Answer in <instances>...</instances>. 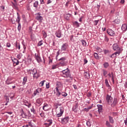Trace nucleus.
I'll return each instance as SVG.
<instances>
[{
	"instance_id": "obj_1",
	"label": "nucleus",
	"mask_w": 127,
	"mask_h": 127,
	"mask_svg": "<svg viewBox=\"0 0 127 127\" xmlns=\"http://www.w3.org/2000/svg\"><path fill=\"white\" fill-rule=\"evenodd\" d=\"M61 75L62 77L67 78H69L70 80H73V77L71 75V72H70V70L67 69H64L61 71Z\"/></svg>"
},
{
	"instance_id": "obj_2",
	"label": "nucleus",
	"mask_w": 127,
	"mask_h": 127,
	"mask_svg": "<svg viewBox=\"0 0 127 127\" xmlns=\"http://www.w3.org/2000/svg\"><path fill=\"white\" fill-rule=\"evenodd\" d=\"M62 89H63V84L60 82L57 83V87L55 89L56 92H57V96L59 97L61 95V92H62Z\"/></svg>"
},
{
	"instance_id": "obj_3",
	"label": "nucleus",
	"mask_w": 127,
	"mask_h": 127,
	"mask_svg": "<svg viewBox=\"0 0 127 127\" xmlns=\"http://www.w3.org/2000/svg\"><path fill=\"white\" fill-rule=\"evenodd\" d=\"M28 72L30 73V74H32L33 79H38V78L40 77L39 71H38L36 68L29 69Z\"/></svg>"
},
{
	"instance_id": "obj_4",
	"label": "nucleus",
	"mask_w": 127,
	"mask_h": 127,
	"mask_svg": "<svg viewBox=\"0 0 127 127\" xmlns=\"http://www.w3.org/2000/svg\"><path fill=\"white\" fill-rule=\"evenodd\" d=\"M56 112L57 118H60L63 115V113H64V108L63 107H57Z\"/></svg>"
},
{
	"instance_id": "obj_5",
	"label": "nucleus",
	"mask_w": 127,
	"mask_h": 127,
	"mask_svg": "<svg viewBox=\"0 0 127 127\" xmlns=\"http://www.w3.org/2000/svg\"><path fill=\"white\" fill-rule=\"evenodd\" d=\"M106 101L109 105H111L112 103H113V97H112L111 95L107 94L106 96Z\"/></svg>"
},
{
	"instance_id": "obj_6",
	"label": "nucleus",
	"mask_w": 127,
	"mask_h": 127,
	"mask_svg": "<svg viewBox=\"0 0 127 127\" xmlns=\"http://www.w3.org/2000/svg\"><path fill=\"white\" fill-rule=\"evenodd\" d=\"M68 123H69V117H66L62 119V124L63 125H66V124H68Z\"/></svg>"
},
{
	"instance_id": "obj_7",
	"label": "nucleus",
	"mask_w": 127,
	"mask_h": 127,
	"mask_svg": "<svg viewBox=\"0 0 127 127\" xmlns=\"http://www.w3.org/2000/svg\"><path fill=\"white\" fill-rule=\"evenodd\" d=\"M113 48L114 51H122V50H121V48L119 47L118 44H114L113 45Z\"/></svg>"
},
{
	"instance_id": "obj_8",
	"label": "nucleus",
	"mask_w": 127,
	"mask_h": 127,
	"mask_svg": "<svg viewBox=\"0 0 127 127\" xmlns=\"http://www.w3.org/2000/svg\"><path fill=\"white\" fill-rule=\"evenodd\" d=\"M107 33L110 36H115V35H116V33L115 32V31L111 29L107 30Z\"/></svg>"
},
{
	"instance_id": "obj_9",
	"label": "nucleus",
	"mask_w": 127,
	"mask_h": 127,
	"mask_svg": "<svg viewBox=\"0 0 127 127\" xmlns=\"http://www.w3.org/2000/svg\"><path fill=\"white\" fill-rule=\"evenodd\" d=\"M68 49V44L64 43L63 44L61 47V51H66Z\"/></svg>"
},
{
	"instance_id": "obj_10",
	"label": "nucleus",
	"mask_w": 127,
	"mask_h": 127,
	"mask_svg": "<svg viewBox=\"0 0 127 127\" xmlns=\"http://www.w3.org/2000/svg\"><path fill=\"white\" fill-rule=\"evenodd\" d=\"M35 57L38 63H40V62H41L42 61L41 58L40 57V55L38 54V53H36L35 54Z\"/></svg>"
},
{
	"instance_id": "obj_11",
	"label": "nucleus",
	"mask_w": 127,
	"mask_h": 127,
	"mask_svg": "<svg viewBox=\"0 0 127 127\" xmlns=\"http://www.w3.org/2000/svg\"><path fill=\"white\" fill-rule=\"evenodd\" d=\"M59 61H61L60 62V65H62L63 66H64V65H65V60H66V58H65V57H63V58H61L60 59H59Z\"/></svg>"
},
{
	"instance_id": "obj_12",
	"label": "nucleus",
	"mask_w": 127,
	"mask_h": 127,
	"mask_svg": "<svg viewBox=\"0 0 127 127\" xmlns=\"http://www.w3.org/2000/svg\"><path fill=\"white\" fill-rule=\"evenodd\" d=\"M52 124H53V121L52 120H50L47 121V122L44 124V125L46 127H50V126H51V125H52Z\"/></svg>"
},
{
	"instance_id": "obj_13",
	"label": "nucleus",
	"mask_w": 127,
	"mask_h": 127,
	"mask_svg": "<svg viewBox=\"0 0 127 127\" xmlns=\"http://www.w3.org/2000/svg\"><path fill=\"white\" fill-rule=\"evenodd\" d=\"M121 53H122V51H118L115 52V53L113 54L111 56V58H114V57H117V56L120 55V54H121Z\"/></svg>"
},
{
	"instance_id": "obj_14",
	"label": "nucleus",
	"mask_w": 127,
	"mask_h": 127,
	"mask_svg": "<svg viewBox=\"0 0 127 127\" xmlns=\"http://www.w3.org/2000/svg\"><path fill=\"white\" fill-rule=\"evenodd\" d=\"M36 19L37 20H38V21H39V22H41V21H42V20H43V17H42L40 14L38 13Z\"/></svg>"
},
{
	"instance_id": "obj_15",
	"label": "nucleus",
	"mask_w": 127,
	"mask_h": 127,
	"mask_svg": "<svg viewBox=\"0 0 127 127\" xmlns=\"http://www.w3.org/2000/svg\"><path fill=\"white\" fill-rule=\"evenodd\" d=\"M43 110L44 111H49V105L47 103H45L43 107Z\"/></svg>"
},
{
	"instance_id": "obj_16",
	"label": "nucleus",
	"mask_w": 127,
	"mask_h": 127,
	"mask_svg": "<svg viewBox=\"0 0 127 127\" xmlns=\"http://www.w3.org/2000/svg\"><path fill=\"white\" fill-rule=\"evenodd\" d=\"M117 104H118V99L115 98L114 99L113 103L112 104L111 103V106L112 107H115V106H116Z\"/></svg>"
},
{
	"instance_id": "obj_17",
	"label": "nucleus",
	"mask_w": 127,
	"mask_h": 127,
	"mask_svg": "<svg viewBox=\"0 0 127 127\" xmlns=\"http://www.w3.org/2000/svg\"><path fill=\"white\" fill-rule=\"evenodd\" d=\"M98 110L99 114L101 113V112H102V110H103V105H97Z\"/></svg>"
},
{
	"instance_id": "obj_18",
	"label": "nucleus",
	"mask_w": 127,
	"mask_h": 127,
	"mask_svg": "<svg viewBox=\"0 0 127 127\" xmlns=\"http://www.w3.org/2000/svg\"><path fill=\"white\" fill-rule=\"evenodd\" d=\"M12 79L10 77H9L7 78V79L6 80V83L7 85H9L10 84H12V82H11Z\"/></svg>"
},
{
	"instance_id": "obj_19",
	"label": "nucleus",
	"mask_w": 127,
	"mask_h": 127,
	"mask_svg": "<svg viewBox=\"0 0 127 127\" xmlns=\"http://www.w3.org/2000/svg\"><path fill=\"white\" fill-rule=\"evenodd\" d=\"M122 29L123 31H126V30H127V24H124L122 25Z\"/></svg>"
},
{
	"instance_id": "obj_20",
	"label": "nucleus",
	"mask_w": 127,
	"mask_h": 127,
	"mask_svg": "<svg viewBox=\"0 0 127 127\" xmlns=\"http://www.w3.org/2000/svg\"><path fill=\"white\" fill-rule=\"evenodd\" d=\"M24 104L25 106H26L27 107H28L29 108H30V107L31 106V104H30V103H29L26 100L24 101Z\"/></svg>"
},
{
	"instance_id": "obj_21",
	"label": "nucleus",
	"mask_w": 127,
	"mask_h": 127,
	"mask_svg": "<svg viewBox=\"0 0 127 127\" xmlns=\"http://www.w3.org/2000/svg\"><path fill=\"white\" fill-rule=\"evenodd\" d=\"M21 117H23V119H26V117H27V114H26L25 112H24L23 111H22L21 114Z\"/></svg>"
},
{
	"instance_id": "obj_22",
	"label": "nucleus",
	"mask_w": 127,
	"mask_h": 127,
	"mask_svg": "<svg viewBox=\"0 0 127 127\" xmlns=\"http://www.w3.org/2000/svg\"><path fill=\"white\" fill-rule=\"evenodd\" d=\"M108 76L110 78H112L113 83H115V80H114V74L113 73V72H112L111 74V73L108 74Z\"/></svg>"
},
{
	"instance_id": "obj_23",
	"label": "nucleus",
	"mask_w": 127,
	"mask_h": 127,
	"mask_svg": "<svg viewBox=\"0 0 127 127\" xmlns=\"http://www.w3.org/2000/svg\"><path fill=\"white\" fill-rule=\"evenodd\" d=\"M56 35L57 37H58L59 38H60L61 37V31H58L56 33Z\"/></svg>"
},
{
	"instance_id": "obj_24",
	"label": "nucleus",
	"mask_w": 127,
	"mask_h": 127,
	"mask_svg": "<svg viewBox=\"0 0 127 127\" xmlns=\"http://www.w3.org/2000/svg\"><path fill=\"white\" fill-rule=\"evenodd\" d=\"M13 63H14V64H15L16 65H18V64H19V62L18 61V60L16 59H14L13 60Z\"/></svg>"
},
{
	"instance_id": "obj_25",
	"label": "nucleus",
	"mask_w": 127,
	"mask_h": 127,
	"mask_svg": "<svg viewBox=\"0 0 127 127\" xmlns=\"http://www.w3.org/2000/svg\"><path fill=\"white\" fill-rule=\"evenodd\" d=\"M18 16L16 20V22H17L18 24L20 23H19V21H20V16H19V15H18V13H17Z\"/></svg>"
},
{
	"instance_id": "obj_26",
	"label": "nucleus",
	"mask_w": 127,
	"mask_h": 127,
	"mask_svg": "<svg viewBox=\"0 0 127 127\" xmlns=\"http://www.w3.org/2000/svg\"><path fill=\"white\" fill-rule=\"evenodd\" d=\"M27 81V77H24L23 79V82H22L23 85H25Z\"/></svg>"
},
{
	"instance_id": "obj_27",
	"label": "nucleus",
	"mask_w": 127,
	"mask_h": 127,
	"mask_svg": "<svg viewBox=\"0 0 127 127\" xmlns=\"http://www.w3.org/2000/svg\"><path fill=\"white\" fill-rule=\"evenodd\" d=\"M84 75L86 78H90V73L89 72H85Z\"/></svg>"
},
{
	"instance_id": "obj_28",
	"label": "nucleus",
	"mask_w": 127,
	"mask_h": 127,
	"mask_svg": "<svg viewBox=\"0 0 127 127\" xmlns=\"http://www.w3.org/2000/svg\"><path fill=\"white\" fill-rule=\"evenodd\" d=\"M36 102L39 105H40V104H41V103H42V99L39 98V99H37Z\"/></svg>"
},
{
	"instance_id": "obj_29",
	"label": "nucleus",
	"mask_w": 127,
	"mask_h": 127,
	"mask_svg": "<svg viewBox=\"0 0 127 127\" xmlns=\"http://www.w3.org/2000/svg\"><path fill=\"white\" fill-rule=\"evenodd\" d=\"M42 32L44 36V38H46L47 37V34H46V32H45L44 31H42Z\"/></svg>"
},
{
	"instance_id": "obj_30",
	"label": "nucleus",
	"mask_w": 127,
	"mask_h": 127,
	"mask_svg": "<svg viewBox=\"0 0 127 127\" xmlns=\"http://www.w3.org/2000/svg\"><path fill=\"white\" fill-rule=\"evenodd\" d=\"M34 7H37L38 6V1H36L33 4Z\"/></svg>"
},
{
	"instance_id": "obj_31",
	"label": "nucleus",
	"mask_w": 127,
	"mask_h": 127,
	"mask_svg": "<svg viewBox=\"0 0 127 127\" xmlns=\"http://www.w3.org/2000/svg\"><path fill=\"white\" fill-rule=\"evenodd\" d=\"M73 25H75L77 27H79V23H78V22H77V21L73 22Z\"/></svg>"
},
{
	"instance_id": "obj_32",
	"label": "nucleus",
	"mask_w": 127,
	"mask_h": 127,
	"mask_svg": "<svg viewBox=\"0 0 127 127\" xmlns=\"http://www.w3.org/2000/svg\"><path fill=\"white\" fill-rule=\"evenodd\" d=\"M106 125L108 127H113V126L110 124V122H109V121H106Z\"/></svg>"
},
{
	"instance_id": "obj_33",
	"label": "nucleus",
	"mask_w": 127,
	"mask_h": 127,
	"mask_svg": "<svg viewBox=\"0 0 127 127\" xmlns=\"http://www.w3.org/2000/svg\"><path fill=\"white\" fill-rule=\"evenodd\" d=\"M106 125L108 127H113V126L110 124V122H109V121H106Z\"/></svg>"
},
{
	"instance_id": "obj_34",
	"label": "nucleus",
	"mask_w": 127,
	"mask_h": 127,
	"mask_svg": "<svg viewBox=\"0 0 127 127\" xmlns=\"http://www.w3.org/2000/svg\"><path fill=\"white\" fill-rule=\"evenodd\" d=\"M109 121L111 124H114V120L113 119V118L111 116H109Z\"/></svg>"
},
{
	"instance_id": "obj_35",
	"label": "nucleus",
	"mask_w": 127,
	"mask_h": 127,
	"mask_svg": "<svg viewBox=\"0 0 127 127\" xmlns=\"http://www.w3.org/2000/svg\"><path fill=\"white\" fill-rule=\"evenodd\" d=\"M81 43H82V45H83V46H86L87 45V43H86V41L82 40L81 41Z\"/></svg>"
},
{
	"instance_id": "obj_36",
	"label": "nucleus",
	"mask_w": 127,
	"mask_h": 127,
	"mask_svg": "<svg viewBox=\"0 0 127 127\" xmlns=\"http://www.w3.org/2000/svg\"><path fill=\"white\" fill-rule=\"evenodd\" d=\"M99 20H95L93 22H94V25H95V26H97V25H98V23H99Z\"/></svg>"
},
{
	"instance_id": "obj_37",
	"label": "nucleus",
	"mask_w": 127,
	"mask_h": 127,
	"mask_svg": "<svg viewBox=\"0 0 127 127\" xmlns=\"http://www.w3.org/2000/svg\"><path fill=\"white\" fill-rule=\"evenodd\" d=\"M103 65H104V68H108V67H109L108 63H105Z\"/></svg>"
},
{
	"instance_id": "obj_38",
	"label": "nucleus",
	"mask_w": 127,
	"mask_h": 127,
	"mask_svg": "<svg viewBox=\"0 0 127 127\" xmlns=\"http://www.w3.org/2000/svg\"><path fill=\"white\" fill-rule=\"evenodd\" d=\"M21 57H22V54H19L17 56V58H18L19 60L21 59Z\"/></svg>"
},
{
	"instance_id": "obj_39",
	"label": "nucleus",
	"mask_w": 127,
	"mask_h": 127,
	"mask_svg": "<svg viewBox=\"0 0 127 127\" xmlns=\"http://www.w3.org/2000/svg\"><path fill=\"white\" fill-rule=\"evenodd\" d=\"M57 67H58V64L53 65L52 69H56L57 68Z\"/></svg>"
},
{
	"instance_id": "obj_40",
	"label": "nucleus",
	"mask_w": 127,
	"mask_h": 127,
	"mask_svg": "<svg viewBox=\"0 0 127 127\" xmlns=\"http://www.w3.org/2000/svg\"><path fill=\"white\" fill-rule=\"evenodd\" d=\"M44 82H45V80H43L39 84L40 87H42V86L44 85Z\"/></svg>"
},
{
	"instance_id": "obj_41",
	"label": "nucleus",
	"mask_w": 127,
	"mask_h": 127,
	"mask_svg": "<svg viewBox=\"0 0 127 127\" xmlns=\"http://www.w3.org/2000/svg\"><path fill=\"white\" fill-rule=\"evenodd\" d=\"M55 107H56V108H57V107H58V106H61V103H56L54 104Z\"/></svg>"
},
{
	"instance_id": "obj_42",
	"label": "nucleus",
	"mask_w": 127,
	"mask_h": 127,
	"mask_svg": "<svg viewBox=\"0 0 127 127\" xmlns=\"http://www.w3.org/2000/svg\"><path fill=\"white\" fill-rule=\"evenodd\" d=\"M105 84L107 87H110V84H109V81H108V79H105Z\"/></svg>"
},
{
	"instance_id": "obj_43",
	"label": "nucleus",
	"mask_w": 127,
	"mask_h": 127,
	"mask_svg": "<svg viewBox=\"0 0 127 127\" xmlns=\"http://www.w3.org/2000/svg\"><path fill=\"white\" fill-rule=\"evenodd\" d=\"M18 31H20V29H21V25H20V23L18 24Z\"/></svg>"
},
{
	"instance_id": "obj_44",
	"label": "nucleus",
	"mask_w": 127,
	"mask_h": 127,
	"mask_svg": "<svg viewBox=\"0 0 127 127\" xmlns=\"http://www.w3.org/2000/svg\"><path fill=\"white\" fill-rule=\"evenodd\" d=\"M94 57L96 59H99V55L97 53H94Z\"/></svg>"
},
{
	"instance_id": "obj_45",
	"label": "nucleus",
	"mask_w": 127,
	"mask_h": 127,
	"mask_svg": "<svg viewBox=\"0 0 127 127\" xmlns=\"http://www.w3.org/2000/svg\"><path fill=\"white\" fill-rule=\"evenodd\" d=\"M34 96H36V95H39V93L37 91V90H36L35 91H34V93H33Z\"/></svg>"
},
{
	"instance_id": "obj_46",
	"label": "nucleus",
	"mask_w": 127,
	"mask_h": 127,
	"mask_svg": "<svg viewBox=\"0 0 127 127\" xmlns=\"http://www.w3.org/2000/svg\"><path fill=\"white\" fill-rule=\"evenodd\" d=\"M77 108H78V105L76 104L75 106H74L72 108V110L73 111H75V110H76V109H77Z\"/></svg>"
},
{
	"instance_id": "obj_47",
	"label": "nucleus",
	"mask_w": 127,
	"mask_h": 127,
	"mask_svg": "<svg viewBox=\"0 0 127 127\" xmlns=\"http://www.w3.org/2000/svg\"><path fill=\"white\" fill-rule=\"evenodd\" d=\"M43 44V43H42V41H39L38 43V46H41Z\"/></svg>"
},
{
	"instance_id": "obj_48",
	"label": "nucleus",
	"mask_w": 127,
	"mask_h": 127,
	"mask_svg": "<svg viewBox=\"0 0 127 127\" xmlns=\"http://www.w3.org/2000/svg\"><path fill=\"white\" fill-rule=\"evenodd\" d=\"M87 97H91L92 96V93L91 92H88L86 93Z\"/></svg>"
},
{
	"instance_id": "obj_49",
	"label": "nucleus",
	"mask_w": 127,
	"mask_h": 127,
	"mask_svg": "<svg viewBox=\"0 0 127 127\" xmlns=\"http://www.w3.org/2000/svg\"><path fill=\"white\" fill-rule=\"evenodd\" d=\"M62 95L63 97H66L67 94L65 92H62Z\"/></svg>"
},
{
	"instance_id": "obj_50",
	"label": "nucleus",
	"mask_w": 127,
	"mask_h": 127,
	"mask_svg": "<svg viewBox=\"0 0 127 127\" xmlns=\"http://www.w3.org/2000/svg\"><path fill=\"white\" fill-rule=\"evenodd\" d=\"M108 74V71H106L105 70H103V74L104 76H106Z\"/></svg>"
},
{
	"instance_id": "obj_51",
	"label": "nucleus",
	"mask_w": 127,
	"mask_h": 127,
	"mask_svg": "<svg viewBox=\"0 0 127 127\" xmlns=\"http://www.w3.org/2000/svg\"><path fill=\"white\" fill-rule=\"evenodd\" d=\"M86 125L87 126V127H91V123H90V122L88 121L87 123H86Z\"/></svg>"
},
{
	"instance_id": "obj_52",
	"label": "nucleus",
	"mask_w": 127,
	"mask_h": 127,
	"mask_svg": "<svg viewBox=\"0 0 127 127\" xmlns=\"http://www.w3.org/2000/svg\"><path fill=\"white\" fill-rule=\"evenodd\" d=\"M40 1L41 4H44V3H45V2H44V0H40Z\"/></svg>"
},
{
	"instance_id": "obj_53",
	"label": "nucleus",
	"mask_w": 127,
	"mask_h": 127,
	"mask_svg": "<svg viewBox=\"0 0 127 127\" xmlns=\"http://www.w3.org/2000/svg\"><path fill=\"white\" fill-rule=\"evenodd\" d=\"M36 90L38 92V93H39V94L40 93H41V88H38L36 89Z\"/></svg>"
},
{
	"instance_id": "obj_54",
	"label": "nucleus",
	"mask_w": 127,
	"mask_h": 127,
	"mask_svg": "<svg viewBox=\"0 0 127 127\" xmlns=\"http://www.w3.org/2000/svg\"><path fill=\"white\" fill-rule=\"evenodd\" d=\"M92 108H93V107L92 106H90L88 108V109H85L86 112H88L89 111V110H91V109H92Z\"/></svg>"
},
{
	"instance_id": "obj_55",
	"label": "nucleus",
	"mask_w": 127,
	"mask_h": 127,
	"mask_svg": "<svg viewBox=\"0 0 127 127\" xmlns=\"http://www.w3.org/2000/svg\"><path fill=\"white\" fill-rule=\"evenodd\" d=\"M105 40L106 41V42H108L109 41V38L107 36H105Z\"/></svg>"
},
{
	"instance_id": "obj_56",
	"label": "nucleus",
	"mask_w": 127,
	"mask_h": 127,
	"mask_svg": "<svg viewBox=\"0 0 127 127\" xmlns=\"http://www.w3.org/2000/svg\"><path fill=\"white\" fill-rule=\"evenodd\" d=\"M6 46H7V47H10V46H11L10 43H6Z\"/></svg>"
},
{
	"instance_id": "obj_57",
	"label": "nucleus",
	"mask_w": 127,
	"mask_h": 127,
	"mask_svg": "<svg viewBox=\"0 0 127 127\" xmlns=\"http://www.w3.org/2000/svg\"><path fill=\"white\" fill-rule=\"evenodd\" d=\"M46 85L47 89H49V83H47Z\"/></svg>"
},
{
	"instance_id": "obj_58",
	"label": "nucleus",
	"mask_w": 127,
	"mask_h": 127,
	"mask_svg": "<svg viewBox=\"0 0 127 127\" xmlns=\"http://www.w3.org/2000/svg\"><path fill=\"white\" fill-rule=\"evenodd\" d=\"M84 64H87L88 63V60L87 59H85L84 60Z\"/></svg>"
},
{
	"instance_id": "obj_59",
	"label": "nucleus",
	"mask_w": 127,
	"mask_h": 127,
	"mask_svg": "<svg viewBox=\"0 0 127 127\" xmlns=\"http://www.w3.org/2000/svg\"><path fill=\"white\" fill-rule=\"evenodd\" d=\"M49 64H50V63H52V59H51V58H50V57H49Z\"/></svg>"
},
{
	"instance_id": "obj_60",
	"label": "nucleus",
	"mask_w": 127,
	"mask_h": 127,
	"mask_svg": "<svg viewBox=\"0 0 127 127\" xmlns=\"http://www.w3.org/2000/svg\"><path fill=\"white\" fill-rule=\"evenodd\" d=\"M40 116H41V117H42V118H43V117H44V113H40Z\"/></svg>"
},
{
	"instance_id": "obj_61",
	"label": "nucleus",
	"mask_w": 127,
	"mask_h": 127,
	"mask_svg": "<svg viewBox=\"0 0 127 127\" xmlns=\"http://www.w3.org/2000/svg\"><path fill=\"white\" fill-rule=\"evenodd\" d=\"M6 100L7 103H8V102H9V99L8 98V97L6 96Z\"/></svg>"
},
{
	"instance_id": "obj_62",
	"label": "nucleus",
	"mask_w": 127,
	"mask_h": 127,
	"mask_svg": "<svg viewBox=\"0 0 127 127\" xmlns=\"http://www.w3.org/2000/svg\"><path fill=\"white\" fill-rule=\"evenodd\" d=\"M113 116H118L117 113H112Z\"/></svg>"
},
{
	"instance_id": "obj_63",
	"label": "nucleus",
	"mask_w": 127,
	"mask_h": 127,
	"mask_svg": "<svg viewBox=\"0 0 127 127\" xmlns=\"http://www.w3.org/2000/svg\"><path fill=\"white\" fill-rule=\"evenodd\" d=\"M49 3H51V0H48L47 4H49Z\"/></svg>"
},
{
	"instance_id": "obj_64",
	"label": "nucleus",
	"mask_w": 127,
	"mask_h": 127,
	"mask_svg": "<svg viewBox=\"0 0 127 127\" xmlns=\"http://www.w3.org/2000/svg\"><path fill=\"white\" fill-rule=\"evenodd\" d=\"M125 124L126 126H127V118H126V120L125 121Z\"/></svg>"
}]
</instances>
